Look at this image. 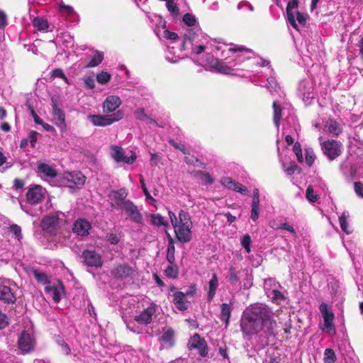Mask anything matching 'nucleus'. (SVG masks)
Instances as JSON below:
<instances>
[{"mask_svg":"<svg viewBox=\"0 0 363 363\" xmlns=\"http://www.w3.org/2000/svg\"><path fill=\"white\" fill-rule=\"evenodd\" d=\"M15 296L9 286L0 285V300L5 303H13Z\"/></svg>","mask_w":363,"mask_h":363,"instance_id":"31","label":"nucleus"},{"mask_svg":"<svg viewBox=\"0 0 363 363\" xmlns=\"http://www.w3.org/2000/svg\"><path fill=\"white\" fill-rule=\"evenodd\" d=\"M280 284L274 279L269 278L264 281V289L268 298L273 301L284 299V294L279 291Z\"/></svg>","mask_w":363,"mask_h":363,"instance_id":"6","label":"nucleus"},{"mask_svg":"<svg viewBox=\"0 0 363 363\" xmlns=\"http://www.w3.org/2000/svg\"><path fill=\"white\" fill-rule=\"evenodd\" d=\"M188 347L191 350L196 349L198 353L201 357H206L208 354L206 342L198 334H195L190 338L188 342Z\"/></svg>","mask_w":363,"mask_h":363,"instance_id":"14","label":"nucleus"},{"mask_svg":"<svg viewBox=\"0 0 363 363\" xmlns=\"http://www.w3.org/2000/svg\"><path fill=\"white\" fill-rule=\"evenodd\" d=\"M45 291L49 298H51L55 303H58L64 294V286L61 281L47 285Z\"/></svg>","mask_w":363,"mask_h":363,"instance_id":"13","label":"nucleus"},{"mask_svg":"<svg viewBox=\"0 0 363 363\" xmlns=\"http://www.w3.org/2000/svg\"><path fill=\"white\" fill-rule=\"evenodd\" d=\"M218 286V278L216 274L214 273L212 274V277L208 281V286L207 289V299L208 301H211L214 298Z\"/></svg>","mask_w":363,"mask_h":363,"instance_id":"26","label":"nucleus"},{"mask_svg":"<svg viewBox=\"0 0 363 363\" xmlns=\"http://www.w3.org/2000/svg\"><path fill=\"white\" fill-rule=\"evenodd\" d=\"M220 183L222 184L223 186H224L225 187H226L229 189H232L235 191H238L242 195L247 194V192H248L247 189L245 186H244L243 185H242L241 184L235 182L230 177H226L222 178L220 180Z\"/></svg>","mask_w":363,"mask_h":363,"instance_id":"19","label":"nucleus"},{"mask_svg":"<svg viewBox=\"0 0 363 363\" xmlns=\"http://www.w3.org/2000/svg\"><path fill=\"white\" fill-rule=\"evenodd\" d=\"M10 231L16 235V238L18 240H20L22 238L21 229L18 225L13 224L11 225Z\"/></svg>","mask_w":363,"mask_h":363,"instance_id":"58","label":"nucleus"},{"mask_svg":"<svg viewBox=\"0 0 363 363\" xmlns=\"http://www.w3.org/2000/svg\"><path fill=\"white\" fill-rule=\"evenodd\" d=\"M122 238L121 233H110L106 236V240L111 245H117L121 241Z\"/></svg>","mask_w":363,"mask_h":363,"instance_id":"39","label":"nucleus"},{"mask_svg":"<svg viewBox=\"0 0 363 363\" xmlns=\"http://www.w3.org/2000/svg\"><path fill=\"white\" fill-rule=\"evenodd\" d=\"M273 110H274V123L277 128H279L280 120L283 116H284V108H281V105L278 101H274L273 102Z\"/></svg>","mask_w":363,"mask_h":363,"instance_id":"32","label":"nucleus"},{"mask_svg":"<svg viewBox=\"0 0 363 363\" xmlns=\"http://www.w3.org/2000/svg\"><path fill=\"white\" fill-rule=\"evenodd\" d=\"M208 42V37L203 35L199 29L188 30L184 35L183 46L191 44L192 53L200 55L206 49Z\"/></svg>","mask_w":363,"mask_h":363,"instance_id":"3","label":"nucleus"},{"mask_svg":"<svg viewBox=\"0 0 363 363\" xmlns=\"http://www.w3.org/2000/svg\"><path fill=\"white\" fill-rule=\"evenodd\" d=\"M211 67L214 69L217 72L229 74L233 71V69L227 65L223 60L214 59L210 63Z\"/></svg>","mask_w":363,"mask_h":363,"instance_id":"29","label":"nucleus"},{"mask_svg":"<svg viewBox=\"0 0 363 363\" xmlns=\"http://www.w3.org/2000/svg\"><path fill=\"white\" fill-rule=\"evenodd\" d=\"M228 279L232 285H235L240 282L239 272L233 266L229 267Z\"/></svg>","mask_w":363,"mask_h":363,"instance_id":"37","label":"nucleus"},{"mask_svg":"<svg viewBox=\"0 0 363 363\" xmlns=\"http://www.w3.org/2000/svg\"><path fill=\"white\" fill-rule=\"evenodd\" d=\"M123 117V112L118 110L111 115H89L88 120L96 126H107L114 122L121 120Z\"/></svg>","mask_w":363,"mask_h":363,"instance_id":"4","label":"nucleus"},{"mask_svg":"<svg viewBox=\"0 0 363 363\" xmlns=\"http://www.w3.org/2000/svg\"><path fill=\"white\" fill-rule=\"evenodd\" d=\"M228 52H247V53H252V50L250 49H247L244 48L243 46H239V45H233V47H230L228 50Z\"/></svg>","mask_w":363,"mask_h":363,"instance_id":"56","label":"nucleus"},{"mask_svg":"<svg viewBox=\"0 0 363 363\" xmlns=\"http://www.w3.org/2000/svg\"><path fill=\"white\" fill-rule=\"evenodd\" d=\"M121 100L120 97L114 95H111L106 97L103 104V111L106 113H115L121 105Z\"/></svg>","mask_w":363,"mask_h":363,"instance_id":"17","label":"nucleus"},{"mask_svg":"<svg viewBox=\"0 0 363 363\" xmlns=\"http://www.w3.org/2000/svg\"><path fill=\"white\" fill-rule=\"evenodd\" d=\"M250 244H251V238L249 235H245L242 238H241V245L242 246L245 248V250H246V252L247 253H250L251 250H250Z\"/></svg>","mask_w":363,"mask_h":363,"instance_id":"51","label":"nucleus"},{"mask_svg":"<svg viewBox=\"0 0 363 363\" xmlns=\"http://www.w3.org/2000/svg\"><path fill=\"white\" fill-rule=\"evenodd\" d=\"M183 22L188 26H193L196 22V19L194 15L186 13L183 17Z\"/></svg>","mask_w":363,"mask_h":363,"instance_id":"53","label":"nucleus"},{"mask_svg":"<svg viewBox=\"0 0 363 363\" xmlns=\"http://www.w3.org/2000/svg\"><path fill=\"white\" fill-rule=\"evenodd\" d=\"M125 197L126 194L123 189L112 191L109 195V198L112 201V206L120 208L126 201V200H125Z\"/></svg>","mask_w":363,"mask_h":363,"instance_id":"24","label":"nucleus"},{"mask_svg":"<svg viewBox=\"0 0 363 363\" xmlns=\"http://www.w3.org/2000/svg\"><path fill=\"white\" fill-rule=\"evenodd\" d=\"M267 89L272 94L273 91H278L280 89L278 86V84L275 79V78L272 76H270L267 78V84L266 85Z\"/></svg>","mask_w":363,"mask_h":363,"instance_id":"41","label":"nucleus"},{"mask_svg":"<svg viewBox=\"0 0 363 363\" xmlns=\"http://www.w3.org/2000/svg\"><path fill=\"white\" fill-rule=\"evenodd\" d=\"M355 193L360 197H363V184L359 182H356L354 184Z\"/></svg>","mask_w":363,"mask_h":363,"instance_id":"62","label":"nucleus"},{"mask_svg":"<svg viewBox=\"0 0 363 363\" xmlns=\"http://www.w3.org/2000/svg\"><path fill=\"white\" fill-rule=\"evenodd\" d=\"M134 113L135 117L140 121H145L147 118L143 108L137 109Z\"/></svg>","mask_w":363,"mask_h":363,"instance_id":"63","label":"nucleus"},{"mask_svg":"<svg viewBox=\"0 0 363 363\" xmlns=\"http://www.w3.org/2000/svg\"><path fill=\"white\" fill-rule=\"evenodd\" d=\"M33 275L38 283L42 284H49V278L45 273L35 270L33 272Z\"/></svg>","mask_w":363,"mask_h":363,"instance_id":"42","label":"nucleus"},{"mask_svg":"<svg viewBox=\"0 0 363 363\" xmlns=\"http://www.w3.org/2000/svg\"><path fill=\"white\" fill-rule=\"evenodd\" d=\"M37 172L42 178H55L57 173L56 169L46 163L39 162L37 165Z\"/></svg>","mask_w":363,"mask_h":363,"instance_id":"21","label":"nucleus"},{"mask_svg":"<svg viewBox=\"0 0 363 363\" xmlns=\"http://www.w3.org/2000/svg\"><path fill=\"white\" fill-rule=\"evenodd\" d=\"M59 9L60 11L65 14L71 15L74 13V9L70 6L65 4L63 2L59 4Z\"/></svg>","mask_w":363,"mask_h":363,"instance_id":"54","label":"nucleus"},{"mask_svg":"<svg viewBox=\"0 0 363 363\" xmlns=\"http://www.w3.org/2000/svg\"><path fill=\"white\" fill-rule=\"evenodd\" d=\"M305 157L306 163L309 166H311L315 159V155L311 149H306L305 152Z\"/></svg>","mask_w":363,"mask_h":363,"instance_id":"52","label":"nucleus"},{"mask_svg":"<svg viewBox=\"0 0 363 363\" xmlns=\"http://www.w3.org/2000/svg\"><path fill=\"white\" fill-rule=\"evenodd\" d=\"M18 345L23 354L33 351L35 346V339L33 333L29 330H24L18 337Z\"/></svg>","mask_w":363,"mask_h":363,"instance_id":"8","label":"nucleus"},{"mask_svg":"<svg viewBox=\"0 0 363 363\" xmlns=\"http://www.w3.org/2000/svg\"><path fill=\"white\" fill-rule=\"evenodd\" d=\"M322 150L329 160L332 161L340 155L342 152V144L340 142L332 140L321 143Z\"/></svg>","mask_w":363,"mask_h":363,"instance_id":"10","label":"nucleus"},{"mask_svg":"<svg viewBox=\"0 0 363 363\" xmlns=\"http://www.w3.org/2000/svg\"><path fill=\"white\" fill-rule=\"evenodd\" d=\"M174 252H175L174 245L173 243L169 242L168 245V247H167V260L170 264H173L175 260Z\"/></svg>","mask_w":363,"mask_h":363,"instance_id":"45","label":"nucleus"},{"mask_svg":"<svg viewBox=\"0 0 363 363\" xmlns=\"http://www.w3.org/2000/svg\"><path fill=\"white\" fill-rule=\"evenodd\" d=\"M53 120L55 124L58 126L61 130H65L66 128L65 116L64 112L56 105L52 108Z\"/></svg>","mask_w":363,"mask_h":363,"instance_id":"25","label":"nucleus"},{"mask_svg":"<svg viewBox=\"0 0 363 363\" xmlns=\"http://www.w3.org/2000/svg\"><path fill=\"white\" fill-rule=\"evenodd\" d=\"M174 332L173 329L170 328H164L161 337H160V340L162 342L164 346L171 347L173 346L174 342Z\"/></svg>","mask_w":363,"mask_h":363,"instance_id":"30","label":"nucleus"},{"mask_svg":"<svg viewBox=\"0 0 363 363\" xmlns=\"http://www.w3.org/2000/svg\"><path fill=\"white\" fill-rule=\"evenodd\" d=\"M295 20L296 21H297L300 25L305 26L306 23V16L298 11H296Z\"/></svg>","mask_w":363,"mask_h":363,"instance_id":"61","label":"nucleus"},{"mask_svg":"<svg viewBox=\"0 0 363 363\" xmlns=\"http://www.w3.org/2000/svg\"><path fill=\"white\" fill-rule=\"evenodd\" d=\"M33 26L40 31H48L49 24L45 18L42 17H35L32 21Z\"/></svg>","mask_w":363,"mask_h":363,"instance_id":"35","label":"nucleus"},{"mask_svg":"<svg viewBox=\"0 0 363 363\" xmlns=\"http://www.w3.org/2000/svg\"><path fill=\"white\" fill-rule=\"evenodd\" d=\"M237 9L238 10H241V11H243L245 12H247V11L252 12L254 11L253 6L252 4H250L249 2L244 1L240 2L238 4Z\"/></svg>","mask_w":363,"mask_h":363,"instance_id":"48","label":"nucleus"},{"mask_svg":"<svg viewBox=\"0 0 363 363\" xmlns=\"http://www.w3.org/2000/svg\"><path fill=\"white\" fill-rule=\"evenodd\" d=\"M91 224L85 219H77L73 224L72 231L77 235L85 236L89 234Z\"/></svg>","mask_w":363,"mask_h":363,"instance_id":"20","label":"nucleus"},{"mask_svg":"<svg viewBox=\"0 0 363 363\" xmlns=\"http://www.w3.org/2000/svg\"><path fill=\"white\" fill-rule=\"evenodd\" d=\"M185 298L184 292L177 291L173 294L172 302L178 310L184 311L188 308V303Z\"/></svg>","mask_w":363,"mask_h":363,"instance_id":"27","label":"nucleus"},{"mask_svg":"<svg viewBox=\"0 0 363 363\" xmlns=\"http://www.w3.org/2000/svg\"><path fill=\"white\" fill-rule=\"evenodd\" d=\"M56 342L57 345L61 347V351L62 353L65 354H69L70 348L64 339L61 338L60 337H57L56 338Z\"/></svg>","mask_w":363,"mask_h":363,"instance_id":"46","label":"nucleus"},{"mask_svg":"<svg viewBox=\"0 0 363 363\" xmlns=\"http://www.w3.org/2000/svg\"><path fill=\"white\" fill-rule=\"evenodd\" d=\"M121 208L125 211L130 220L133 222L137 223H142V215L139 212L137 206L132 201L126 200Z\"/></svg>","mask_w":363,"mask_h":363,"instance_id":"15","label":"nucleus"},{"mask_svg":"<svg viewBox=\"0 0 363 363\" xmlns=\"http://www.w3.org/2000/svg\"><path fill=\"white\" fill-rule=\"evenodd\" d=\"M82 257L86 265L94 267L102 266L101 256L94 250H84Z\"/></svg>","mask_w":363,"mask_h":363,"instance_id":"16","label":"nucleus"},{"mask_svg":"<svg viewBox=\"0 0 363 363\" xmlns=\"http://www.w3.org/2000/svg\"><path fill=\"white\" fill-rule=\"evenodd\" d=\"M313 84L309 80H303L298 85V91L303 99H313Z\"/></svg>","mask_w":363,"mask_h":363,"instance_id":"23","label":"nucleus"},{"mask_svg":"<svg viewBox=\"0 0 363 363\" xmlns=\"http://www.w3.org/2000/svg\"><path fill=\"white\" fill-rule=\"evenodd\" d=\"M65 179L67 181L69 187H72V185H74L79 188L84 185L86 177L80 172H73L67 173Z\"/></svg>","mask_w":363,"mask_h":363,"instance_id":"18","label":"nucleus"},{"mask_svg":"<svg viewBox=\"0 0 363 363\" xmlns=\"http://www.w3.org/2000/svg\"><path fill=\"white\" fill-rule=\"evenodd\" d=\"M133 269L126 265V264H121L116 267L112 271V274L116 278H126L133 274Z\"/></svg>","mask_w":363,"mask_h":363,"instance_id":"28","label":"nucleus"},{"mask_svg":"<svg viewBox=\"0 0 363 363\" xmlns=\"http://www.w3.org/2000/svg\"><path fill=\"white\" fill-rule=\"evenodd\" d=\"M298 0H291L286 6V14H287V20L288 22L291 24V26L298 30V25L295 20V12L296 9L298 7Z\"/></svg>","mask_w":363,"mask_h":363,"instance_id":"22","label":"nucleus"},{"mask_svg":"<svg viewBox=\"0 0 363 363\" xmlns=\"http://www.w3.org/2000/svg\"><path fill=\"white\" fill-rule=\"evenodd\" d=\"M293 151L296 155L297 160L298 162H302L303 161V157L302 155V150L301 148V145L298 143H295L293 147Z\"/></svg>","mask_w":363,"mask_h":363,"instance_id":"55","label":"nucleus"},{"mask_svg":"<svg viewBox=\"0 0 363 363\" xmlns=\"http://www.w3.org/2000/svg\"><path fill=\"white\" fill-rule=\"evenodd\" d=\"M166 6L168 9V11L173 15V16H177L179 13V9L177 6V4L174 2V0H168L167 2H166Z\"/></svg>","mask_w":363,"mask_h":363,"instance_id":"47","label":"nucleus"},{"mask_svg":"<svg viewBox=\"0 0 363 363\" xmlns=\"http://www.w3.org/2000/svg\"><path fill=\"white\" fill-rule=\"evenodd\" d=\"M336 356L333 350L328 348L324 352V362L325 363H335Z\"/></svg>","mask_w":363,"mask_h":363,"instance_id":"43","label":"nucleus"},{"mask_svg":"<svg viewBox=\"0 0 363 363\" xmlns=\"http://www.w3.org/2000/svg\"><path fill=\"white\" fill-rule=\"evenodd\" d=\"M168 213L177 239L182 242L190 241L192 222L189 214L182 210L179 211L178 217L171 211Z\"/></svg>","mask_w":363,"mask_h":363,"instance_id":"2","label":"nucleus"},{"mask_svg":"<svg viewBox=\"0 0 363 363\" xmlns=\"http://www.w3.org/2000/svg\"><path fill=\"white\" fill-rule=\"evenodd\" d=\"M339 221L342 230L348 234L350 232L347 230V223L345 213H343L342 215L340 216Z\"/></svg>","mask_w":363,"mask_h":363,"instance_id":"57","label":"nucleus"},{"mask_svg":"<svg viewBox=\"0 0 363 363\" xmlns=\"http://www.w3.org/2000/svg\"><path fill=\"white\" fill-rule=\"evenodd\" d=\"M325 128L326 131L335 136H337L342 132L341 125L333 119H329L326 121Z\"/></svg>","mask_w":363,"mask_h":363,"instance_id":"33","label":"nucleus"},{"mask_svg":"<svg viewBox=\"0 0 363 363\" xmlns=\"http://www.w3.org/2000/svg\"><path fill=\"white\" fill-rule=\"evenodd\" d=\"M110 154L116 162H123L128 164L134 163L137 158L135 152L130 151V155L128 156L125 155L124 150L118 145L110 147Z\"/></svg>","mask_w":363,"mask_h":363,"instance_id":"9","label":"nucleus"},{"mask_svg":"<svg viewBox=\"0 0 363 363\" xmlns=\"http://www.w3.org/2000/svg\"><path fill=\"white\" fill-rule=\"evenodd\" d=\"M259 203L252 202V208H251V219L255 222L257 220L259 215Z\"/></svg>","mask_w":363,"mask_h":363,"instance_id":"44","label":"nucleus"},{"mask_svg":"<svg viewBox=\"0 0 363 363\" xmlns=\"http://www.w3.org/2000/svg\"><path fill=\"white\" fill-rule=\"evenodd\" d=\"M104 59V52L101 51H94L91 56L90 62L86 65V67H94L98 66Z\"/></svg>","mask_w":363,"mask_h":363,"instance_id":"36","label":"nucleus"},{"mask_svg":"<svg viewBox=\"0 0 363 363\" xmlns=\"http://www.w3.org/2000/svg\"><path fill=\"white\" fill-rule=\"evenodd\" d=\"M164 272H165V275L167 277L172 278V279H175L177 277V276L179 274V269L176 265H173L172 264H171L166 268Z\"/></svg>","mask_w":363,"mask_h":363,"instance_id":"40","label":"nucleus"},{"mask_svg":"<svg viewBox=\"0 0 363 363\" xmlns=\"http://www.w3.org/2000/svg\"><path fill=\"white\" fill-rule=\"evenodd\" d=\"M157 306L154 303H151L150 306L142 311L139 314L135 315L134 320L140 325H147L153 320L155 316Z\"/></svg>","mask_w":363,"mask_h":363,"instance_id":"12","label":"nucleus"},{"mask_svg":"<svg viewBox=\"0 0 363 363\" xmlns=\"http://www.w3.org/2000/svg\"><path fill=\"white\" fill-rule=\"evenodd\" d=\"M41 227L45 233L50 235H57L60 230L58 213H53L44 217L41 222Z\"/></svg>","mask_w":363,"mask_h":363,"instance_id":"7","label":"nucleus"},{"mask_svg":"<svg viewBox=\"0 0 363 363\" xmlns=\"http://www.w3.org/2000/svg\"><path fill=\"white\" fill-rule=\"evenodd\" d=\"M111 79V74L106 72H101L96 76V80L99 83L104 84L107 83Z\"/></svg>","mask_w":363,"mask_h":363,"instance_id":"49","label":"nucleus"},{"mask_svg":"<svg viewBox=\"0 0 363 363\" xmlns=\"http://www.w3.org/2000/svg\"><path fill=\"white\" fill-rule=\"evenodd\" d=\"M46 191L40 185H34L28 188L26 193V201L31 206L42 202L45 198Z\"/></svg>","mask_w":363,"mask_h":363,"instance_id":"11","label":"nucleus"},{"mask_svg":"<svg viewBox=\"0 0 363 363\" xmlns=\"http://www.w3.org/2000/svg\"><path fill=\"white\" fill-rule=\"evenodd\" d=\"M277 327L272 311L264 304H255L247 308L240 320L241 331L245 337L250 339L261 332L271 335Z\"/></svg>","mask_w":363,"mask_h":363,"instance_id":"1","label":"nucleus"},{"mask_svg":"<svg viewBox=\"0 0 363 363\" xmlns=\"http://www.w3.org/2000/svg\"><path fill=\"white\" fill-rule=\"evenodd\" d=\"M319 309L323 319V325H320V329L330 335H335L336 330L333 323L335 318L334 313L329 310L328 304L325 303H322L320 305Z\"/></svg>","mask_w":363,"mask_h":363,"instance_id":"5","label":"nucleus"},{"mask_svg":"<svg viewBox=\"0 0 363 363\" xmlns=\"http://www.w3.org/2000/svg\"><path fill=\"white\" fill-rule=\"evenodd\" d=\"M232 306L228 303H222L220 306V319L225 323V328L229 324L230 318L231 315Z\"/></svg>","mask_w":363,"mask_h":363,"instance_id":"34","label":"nucleus"},{"mask_svg":"<svg viewBox=\"0 0 363 363\" xmlns=\"http://www.w3.org/2000/svg\"><path fill=\"white\" fill-rule=\"evenodd\" d=\"M280 229H284V230H286L287 231H289V233H292L294 236L296 235V233L295 231V230L294 229V228L290 225L288 223H282L279 228Z\"/></svg>","mask_w":363,"mask_h":363,"instance_id":"64","label":"nucleus"},{"mask_svg":"<svg viewBox=\"0 0 363 363\" xmlns=\"http://www.w3.org/2000/svg\"><path fill=\"white\" fill-rule=\"evenodd\" d=\"M38 133L35 131H30L29 133L28 137L27 139H28V142L30 143V145L34 147L35 146V143L38 140Z\"/></svg>","mask_w":363,"mask_h":363,"instance_id":"59","label":"nucleus"},{"mask_svg":"<svg viewBox=\"0 0 363 363\" xmlns=\"http://www.w3.org/2000/svg\"><path fill=\"white\" fill-rule=\"evenodd\" d=\"M150 223L155 226H167L168 225L164 217L158 213L150 215Z\"/></svg>","mask_w":363,"mask_h":363,"instance_id":"38","label":"nucleus"},{"mask_svg":"<svg viewBox=\"0 0 363 363\" xmlns=\"http://www.w3.org/2000/svg\"><path fill=\"white\" fill-rule=\"evenodd\" d=\"M52 76L53 77H60L64 79V81L69 84V80L66 77V76L64 74L63 72L60 69H55L52 72Z\"/></svg>","mask_w":363,"mask_h":363,"instance_id":"60","label":"nucleus"},{"mask_svg":"<svg viewBox=\"0 0 363 363\" xmlns=\"http://www.w3.org/2000/svg\"><path fill=\"white\" fill-rule=\"evenodd\" d=\"M306 195L308 200L311 202H315L318 199V195L315 193L313 188L311 186H309L307 188Z\"/></svg>","mask_w":363,"mask_h":363,"instance_id":"50","label":"nucleus"}]
</instances>
